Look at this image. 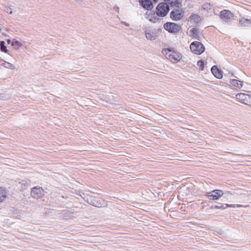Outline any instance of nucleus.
Here are the masks:
<instances>
[{"label":"nucleus","mask_w":251,"mask_h":251,"mask_svg":"<svg viewBox=\"0 0 251 251\" xmlns=\"http://www.w3.org/2000/svg\"><path fill=\"white\" fill-rule=\"evenodd\" d=\"M216 209H225V204H221L220 205H216L215 207Z\"/></svg>","instance_id":"30"},{"label":"nucleus","mask_w":251,"mask_h":251,"mask_svg":"<svg viewBox=\"0 0 251 251\" xmlns=\"http://www.w3.org/2000/svg\"><path fill=\"white\" fill-rule=\"evenodd\" d=\"M224 194V193L222 190L216 189L207 192L206 196L209 200H218Z\"/></svg>","instance_id":"8"},{"label":"nucleus","mask_w":251,"mask_h":251,"mask_svg":"<svg viewBox=\"0 0 251 251\" xmlns=\"http://www.w3.org/2000/svg\"><path fill=\"white\" fill-rule=\"evenodd\" d=\"M232 15L231 12L229 10L225 9L221 12L220 16L224 21L228 23L231 19Z\"/></svg>","instance_id":"10"},{"label":"nucleus","mask_w":251,"mask_h":251,"mask_svg":"<svg viewBox=\"0 0 251 251\" xmlns=\"http://www.w3.org/2000/svg\"><path fill=\"white\" fill-rule=\"evenodd\" d=\"M213 75L217 78L221 79L223 77L221 70H219L216 66H213L211 69Z\"/></svg>","instance_id":"13"},{"label":"nucleus","mask_w":251,"mask_h":251,"mask_svg":"<svg viewBox=\"0 0 251 251\" xmlns=\"http://www.w3.org/2000/svg\"><path fill=\"white\" fill-rule=\"evenodd\" d=\"M4 67L6 68L11 69H15V67L13 66V65L10 63H8V62H7L6 65H4Z\"/></svg>","instance_id":"26"},{"label":"nucleus","mask_w":251,"mask_h":251,"mask_svg":"<svg viewBox=\"0 0 251 251\" xmlns=\"http://www.w3.org/2000/svg\"><path fill=\"white\" fill-rule=\"evenodd\" d=\"M140 4L146 10H151L153 8V4L151 0H139Z\"/></svg>","instance_id":"11"},{"label":"nucleus","mask_w":251,"mask_h":251,"mask_svg":"<svg viewBox=\"0 0 251 251\" xmlns=\"http://www.w3.org/2000/svg\"><path fill=\"white\" fill-rule=\"evenodd\" d=\"M122 23H123V24H124V25H125L126 26H129V24L128 23H126V22H122Z\"/></svg>","instance_id":"33"},{"label":"nucleus","mask_w":251,"mask_h":251,"mask_svg":"<svg viewBox=\"0 0 251 251\" xmlns=\"http://www.w3.org/2000/svg\"><path fill=\"white\" fill-rule=\"evenodd\" d=\"M30 181L28 179L22 180L19 182L22 189H26L30 185Z\"/></svg>","instance_id":"19"},{"label":"nucleus","mask_w":251,"mask_h":251,"mask_svg":"<svg viewBox=\"0 0 251 251\" xmlns=\"http://www.w3.org/2000/svg\"><path fill=\"white\" fill-rule=\"evenodd\" d=\"M0 63L1 65L4 66V65H6L7 62L4 61L3 60H1L0 61Z\"/></svg>","instance_id":"31"},{"label":"nucleus","mask_w":251,"mask_h":251,"mask_svg":"<svg viewBox=\"0 0 251 251\" xmlns=\"http://www.w3.org/2000/svg\"><path fill=\"white\" fill-rule=\"evenodd\" d=\"M31 196L35 199H39L42 198L44 195V191L41 187H34L32 188Z\"/></svg>","instance_id":"7"},{"label":"nucleus","mask_w":251,"mask_h":251,"mask_svg":"<svg viewBox=\"0 0 251 251\" xmlns=\"http://www.w3.org/2000/svg\"><path fill=\"white\" fill-rule=\"evenodd\" d=\"M145 34L147 39L151 41L155 40L157 37V33L155 29H146Z\"/></svg>","instance_id":"9"},{"label":"nucleus","mask_w":251,"mask_h":251,"mask_svg":"<svg viewBox=\"0 0 251 251\" xmlns=\"http://www.w3.org/2000/svg\"><path fill=\"white\" fill-rule=\"evenodd\" d=\"M7 42L8 44H9L11 43V40L10 39H8L7 40Z\"/></svg>","instance_id":"35"},{"label":"nucleus","mask_w":251,"mask_h":251,"mask_svg":"<svg viewBox=\"0 0 251 251\" xmlns=\"http://www.w3.org/2000/svg\"><path fill=\"white\" fill-rule=\"evenodd\" d=\"M215 207H216V205H212L210 208L211 209H216Z\"/></svg>","instance_id":"34"},{"label":"nucleus","mask_w":251,"mask_h":251,"mask_svg":"<svg viewBox=\"0 0 251 251\" xmlns=\"http://www.w3.org/2000/svg\"><path fill=\"white\" fill-rule=\"evenodd\" d=\"M158 17L159 16H158L157 15H155V13H154L153 14H151V16H150L149 20L150 22L153 23L160 22L162 19Z\"/></svg>","instance_id":"16"},{"label":"nucleus","mask_w":251,"mask_h":251,"mask_svg":"<svg viewBox=\"0 0 251 251\" xmlns=\"http://www.w3.org/2000/svg\"><path fill=\"white\" fill-rule=\"evenodd\" d=\"M189 18L193 22H199L200 20V17L197 14H192Z\"/></svg>","instance_id":"20"},{"label":"nucleus","mask_w":251,"mask_h":251,"mask_svg":"<svg viewBox=\"0 0 251 251\" xmlns=\"http://www.w3.org/2000/svg\"><path fill=\"white\" fill-rule=\"evenodd\" d=\"M197 65L200 67L201 70H203L204 69V62L202 60H200L198 61Z\"/></svg>","instance_id":"24"},{"label":"nucleus","mask_w":251,"mask_h":251,"mask_svg":"<svg viewBox=\"0 0 251 251\" xmlns=\"http://www.w3.org/2000/svg\"><path fill=\"white\" fill-rule=\"evenodd\" d=\"M170 8L167 4L161 2L158 4L156 8V14L160 17L166 16L169 11Z\"/></svg>","instance_id":"4"},{"label":"nucleus","mask_w":251,"mask_h":251,"mask_svg":"<svg viewBox=\"0 0 251 251\" xmlns=\"http://www.w3.org/2000/svg\"><path fill=\"white\" fill-rule=\"evenodd\" d=\"M0 51L2 52H4L5 53H7L8 52L6 46L5 45L4 41H2L1 42H0Z\"/></svg>","instance_id":"21"},{"label":"nucleus","mask_w":251,"mask_h":251,"mask_svg":"<svg viewBox=\"0 0 251 251\" xmlns=\"http://www.w3.org/2000/svg\"><path fill=\"white\" fill-rule=\"evenodd\" d=\"M8 96H6L5 94H0V100H5L6 99H8Z\"/></svg>","instance_id":"28"},{"label":"nucleus","mask_w":251,"mask_h":251,"mask_svg":"<svg viewBox=\"0 0 251 251\" xmlns=\"http://www.w3.org/2000/svg\"><path fill=\"white\" fill-rule=\"evenodd\" d=\"M7 198V192L4 188L0 187V203Z\"/></svg>","instance_id":"15"},{"label":"nucleus","mask_w":251,"mask_h":251,"mask_svg":"<svg viewBox=\"0 0 251 251\" xmlns=\"http://www.w3.org/2000/svg\"><path fill=\"white\" fill-rule=\"evenodd\" d=\"M236 98L240 101L245 100L246 99V95L243 93H238L236 95Z\"/></svg>","instance_id":"22"},{"label":"nucleus","mask_w":251,"mask_h":251,"mask_svg":"<svg viewBox=\"0 0 251 251\" xmlns=\"http://www.w3.org/2000/svg\"><path fill=\"white\" fill-rule=\"evenodd\" d=\"M239 25L241 27L251 26V20L245 17H241L239 20Z\"/></svg>","instance_id":"12"},{"label":"nucleus","mask_w":251,"mask_h":251,"mask_svg":"<svg viewBox=\"0 0 251 251\" xmlns=\"http://www.w3.org/2000/svg\"><path fill=\"white\" fill-rule=\"evenodd\" d=\"M85 201L88 204L97 207H104L106 205V202L103 199L94 196H90Z\"/></svg>","instance_id":"2"},{"label":"nucleus","mask_w":251,"mask_h":251,"mask_svg":"<svg viewBox=\"0 0 251 251\" xmlns=\"http://www.w3.org/2000/svg\"><path fill=\"white\" fill-rule=\"evenodd\" d=\"M170 18L175 21L180 20L184 18V11L181 7H175L170 14Z\"/></svg>","instance_id":"3"},{"label":"nucleus","mask_w":251,"mask_h":251,"mask_svg":"<svg viewBox=\"0 0 251 251\" xmlns=\"http://www.w3.org/2000/svg\"><path fill=\"white\" fill-rule=\"evenodd\" d=\"M20 44V42L18 41H17V40H13L11 42V45L12 46H15V45L19 46Z\"/></svg>","instance_id":"27"},{"label":"nucleus","mask_w":251,"mask_h":251,"mask_svg":"<svg viewBox=\"0 0 251 251\" xmlns=\"http://www.w3.org/2000/svg\"><path fill=\"white\" fill-rule=\"evenodd\" d=\"M63 217L64 219L71 218L75 217L76 213L75 212L72 211L70 210H64L63 211Z\"/></svg>","instance_id":"14"},{"label":"nucleus","mask_w":251,"mask_h":251,"mask_svg":"<svg viewBox=\"0 0 251 251\" xmlns=\"http://www.w3.org/2000/svg\"><path fill=\"white\" fill-rule=\"evenodd\" d=\"M190 48L193 52L198 55L202 54L205 50L203 44L198 41L192 42L190 45Z\"/></svg>","instance_id":"6"},{"label":"nucleus","mask_w":251,"mask_h":251,"mask_svg":"<svg viewBox=\"0 0 251 251\" xmlns=\"http://www.w3.org/2000/svg\"><path fill=\"white\" fill-rule=\"evenodd\" d=\"M242 205H241L240 204H225V209L227 207H242Z\"/></svg>","instance_id":"25"},{"label":"nucleus","mask_w":251,"mask_h":251,"mask_svg":"<svg viewBox=\"0 0 251 251\" xmlns=\"http://www.w3.org/2000/svg\"><path fill=\"white\" fill-rule=\"evenodd\" d=\"M192 35V36L195 37L197 38L199 35V29L196 28H193L191 30Z\"/></svg>","instance_id":"23"},{"label":"nucleus","mask_w":251,"mask_h":251,"mask_svg":"<svg viewBox=\"0 0 251 251\" xmlns=\"http://www.w3.org/2000/svg\"><path fill=\"white\" fill-rule=\"evenodd\" d=\"M164 1H166L168 4L172 6H175L176 7H177V6H178V7H182L181 3L178 0H164Z\"/></svg>","instance_id":"17"},{"label":"nucleus","mask_w":251,"mask_h":251,"mask_svg":"<svg viewBox=\"0 0 251 251\" xmlns=\"http://www.w3.org/2000/svg\"><path fill=\"white\" fill-rule=\"evenodd\" d=\"M113 10L119 12V8L117 6H115L113 7Z\"/></svg>","instance_id":"32"},{"label":"nucleus","mask_w":251,"mask_h":251,"mask_svg":"<svg viewBox=\"0 0 251 251\" xmlns=\"http://www.w3.org/2000/svg\"><path fill=\"white\" fill-rule=\"evenodd\" d=\"M230 83L233 86H234L237 88H240L242 87L243 84V81H239L236 79L231 80Z\"/></svg>","instance_id":"18"},{"label":"nucleus","mask_w":251,"mask_h":251,"mask_svg":"<svg viewBox=\"0 0 251 251\" xmlns=\"http://www.w3.org/2000/svg\"><path fill=\"white\" fill-rule=\"evenodd\" d=\"M154 2H157L158 0H153Z\"/></svg>","instance_id":"36"},{"label":"nucleus","mask_w":251,"mask_h":251,"mask_svg":"<svg viewBox=\"0 0 251 251\" xmlns=\"http://www.w3.org/2000/svg\"><path fill=\"white\" fill-rule=\"evenodd\" d=\"M2 41H0V42H1Z\"/></svg>","instance_id":"37"},{"label":"nucleus","mask_w":251,"mask_h":251,"mask_svg":"<svg viewBox=\"0 0 251 251\" xmlns=\"http://www.w3.org/2000/svg\"><path fill=\"white\" fill-rule=\"evenodd\" d=\"M164 28L169 33L176 34L181 29V27L175 23L167 22L163 25Z\"/></svg>","instance_id":"5"},{"label":"nucleus","mask_w":251,"mask_h":251,"mask_svg":"<svg viewBox=\"0 0 251 251\" xmlns=\"http://www.w3.org/2000/svg\"><path fill=\"white\" fill-rule=\"evenodd\" d=\"M162 53L165 54L166 58L173 62H177L181 58L180 53L175 51L171 50L169 49H164L162 50Z\"/></svg>","instance_id":"1"},{"label":"nucleus","mask_w":251,"mask_h":251,"mask_svg":"<svg viewBox=\"0 0 251 251\" xmlns=\"http://www.w3.org/2000/svg\"><path fill=\"white\" fill-rule=\"evenodd\" d=\"M4 10L9 14H11L12 13V10L10 7H6Z\"/></svg>","instance_id":"29"}]
</instances>
